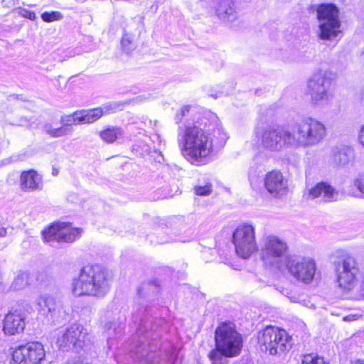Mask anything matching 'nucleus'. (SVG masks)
Returning <instances> with one entry per match:
<instances>
[{"mask_svg": "<svg viewBox=\"0 0 364 364\" xmlns=\"http://www.w3.org/2000/svg\"><path fill=\"white\" fill-rule=\"evenodd\" d=\"M145 147H146L145 151H147L148 150V146L146 145Z\"/></svg>", "mask_w": 364, "mask_h": 364, "instance_id": "nucleus-46", "label": "nucleus"}, {"mask_svg": "<svg viewBox=\"0 0 364 364\" xmlns=\"http://www.w3.org/2000/svg\"><path fill=\"white\" fill-rule=\"evenodd\" d=\"M45 356L43 346L38 342H31L15 348L11 352L9 363L38 364L44 360Z\"/></svg>", "mask_w": 364, "mask_h": 364, "instance_id": "nucleus-17", "label": "nucleus"}, {"mask_svg": "<svg viewBox=\"0 0 364 364\" xmlns=\"http://www.w3.org/2000/svg\"><path fill=\"white\" fill-rule=\"evenodd\" d=\"M57 173H58V171H56L55 170L53 171V175H57Z\"/></svg>", "mask_w": 364, "mask_h": 364, "instance_id": "nucleus-44", "label": "nucleus"}, {"mask_svg": "<svg viewBox=\"0 0 364 364\" xmlns=\"http://www.w3.org/2000/svg\"><path fill=\"white\" fill-rule=\"evenodd\" d=\"M340 39H341V37H338V38L336 39V41H338Z\"/></svg>", "mask_w": 364, "mask_h": 364, "instance_id": "nucleus-48", "label": "nucleus"}, {"mask_svg": "<svg viewBox=\"0 0 364 364\" xmlns=\"http://www.w3.org/2000/svg\"><path fill=\"white\" fill-rule=\"evenodd\" d=\"M354 159L353 149L347 145L340 144L331 148L329 163L334 168H344Z\"/></svg>", "mask_w": 364, "mask_h": 364, "instance_id": "nucleus-20", "label": "nucleus"}, {"mask_svg": "<svg viewBox=\"0 0 364 364\" xmlns=\"http://www.w3.org/2000/svg\"><path fill=\"white\" fill-rule=\"evenodd\" d=\"M174 121L181 153L192 164L207 163L213 151L214 141L217 140L222 145L226 141L219 118L210 110L184 105L176 112Z\"/></svg>", "mask_w": 364, "mask_h": 364, "instance_id": "nucleus-1", "label": "nucleus"}, {"mask_svg": "<svg viewBox=\"0 0 364 364\" xmlns=\"http://www.w3.org/2000/svg\"><path fill=\"white\" fill-rule=\"evenodd\" d=\"M360 99L364 101V90L360 92Z\"/></svg>", "mask_w": 364, "mask_h": 364, "instance_id": "nucleus-42", "label": "nucleus"}, {"mask_svg": "<svg viewBox=\"0 0 364 364\" xmlns=\"http://www.w3.org/2000/svg\"><path fill=\"white\" fill-rule=\"evenodd\" d=\"M41 17L43 21L50 23L61 20L63 16L60 11H52L42 13Z\"/></svg>", "mask_w": 364, "mask_h": 364, "instance_id": "nucleus-32", "label": "nucleus"}, {"mask_svg": "<svg viewBox=\"0 0 364 364\" xmlns=\"http://www.w3.org/2000/svg\"><path fill=\"white\" fill-rule=\"evenodd\" d=\"M266 190L272 196L279 197L284 195L287 191V181L280 171H272L267 173L264 178Z\"/></svg>", "mask_w": 364, "mask_h": 364, "instance_id": "nucleus-19", "label": "nucleus"}, {"mask_svg": "<svg viewBox=\"0 0 364 364\" xmlns=\"http://www.w3.org/2000/svg\"><path fill=\"white\" fill-rule=\"evenodd\" d=\"M29 284V274L27 272H19L14 278L10 286L12 291H18L23 289Z\"/></svg>", "mask_w": 364, "mask_h": 364, "instance_id": "nucleus-26", "label": "nucleus"}, {"mask_svg": "<svg viewBox=\"0 0 364 364\" xmlns=\"http://www.w3.org/2000/svg\"><path fill=\"white\" fill-rule=\"evenodd\" d=\"M291 131L295 149L315 146L321 143L327 134L324 124L311 117H304L295 123L291 127Z\"/></svg>", "mask_w": 364, "mask_h": 364, "instance_id": "nucleus-6", "label": "nucleus"}, {"mask_svg": "<svg viewBox=\"0 0 364 364\" xmlns=\"http://www.w3.org/2000/svg\"><path fill=\"white\" fill-rule=\"evenodd\" d=\"M93 338L84 326L74 323L58 332L56 344L63 352L88 354L93 347Z\"/></svg>", "mask_w": 364, "mask_h": 364, "instance_id": "nucleus-5", "label": "nucleus"}, {"mask_svg": "<svg viewBox=\"0 0 364 364\" xmlns=\"http://www.w3.org/2000/svg\"><path fill=\"white\" fill-rule=\"evenodd\" d=\"M215 348L209 353L213 364H223L226 358L240 355L242 338L232 323H221L215 331Z\"/></svg>", "mask_w": 364, "mask_h": 364, "instance_id": "nucleus-4", "label": "nucleus"}, {"mask_svg": "<svg viewBox=\"0 0 364 364\" xmlns=\"http://www.w3.org/2000/svg\"><path fill=\"white\" fill-rule=\"evenodd\" d=\"M159 291L160 284L157 279L143 282L137 289L136 310L132 314L133 320L138 326L132 338L129 350L132 357L146 363H157L161 332L148 317L149 309L144 302L151 301Z\"/></svg>", "mask_w": 364, "mask_h": 364, "instance_id": "nucleus-2", "label": "nucleus"}, {"mask_svg": "<svg viewBox=\"0 0 364 364\" xmlns=\"http://www.w3.org/2000/svg\"><path fill=\"white\" fill-rule=\"evenodd\" d=\"M36 307L38 318L42 319L43 323L56 325L65 319V311L61 302L52 296L45 295L38 298Z\"/></svg>", "mask_w": 364, "mask_h": 364, "instance_id": "nucleus-12", "label": "nucleus"}, {"mask_svg": "<svg viewBox=\"0 0 364 364\" xmlns=\"http://www.w3.org/2000/svg\"><path fill=\"white\" fill-rule=\"evenodd\" d=\"M277 108V105H271L267 109V112L265 113V115L267 116H272L274 115V112H275V110Z\"/></svg>", "mask_w": 364, "mask_h": 364, "instance_id": "nucleus-37", "label": "nucleus"}, {"mask_svg": "<svg viewBox=\"0 0 364 364\" xmlns=\"http://www.w3.org/2000/svg\"><path fill=\"white\" fill-rule=\"evenodd\" d=\"M216 14L218 18L230 27L237 28L239 26L237 14L234 3L231 0L220 1L216 9Z\"/></svg>", "mask_w": 364, "mask_h": 364, "instance_id": "nucleus-22", "label": "nucleus"}, {"mask_svg": "<svg viewBox=\"0 0 364 364\" xmlns=\"http://www.w3.org/2000/svg\"><path fill=\"white\" fill-rule=\"evenodd\" d=\"M121 47L124 53L129 54L136 48L134 36L129 33H124L121 40Z\"/></svg>", "mask_w": 364, "mask_h": 364, "instance_id": "nucleus-30", "label": "nucleus"}, {"mask_svg": "<svg viewBox=\"0 0 364 364\" xmlns=\"http://www.w3.org/2000/svg\"><path fill=\"white\" fill-rule=\"evenodd\" d=\"M0 364H5L4 362H0Z\"/></svg>", "mask_w": 364, "mask_h": 364, "instance_id": "nucleus-51", "label": "nucleus"}, {"mask_svg": "<svg viewBox=\"0 0 364 364\" xmlns=\"http://www.w3.org/2000/svg\"><path fill=\"white\" fill-rule=\"evenodd\" d=\"M18 14L22 17L33 21L36 19V14L33 11L27 10L23 8H18Z\"/></svg>", "mask_w": 364, "mask_h": 364, "instance_id": "nucleus-36", "label": "nucleus"}, {"mask_svg": "<svg viewBox=\"0 0 364 364\" xmlns=\"http://www.w3.org/2000/svg\"><path fill=\"white\" fill-rule=\"evenodd\" d=\"M340 39H341V37H338V38L336 39V41H338Z\"/></svg>", "mask_w": 364, "mask_h": 364, "instance_id": "nucleus-49", "label": "nucleus"}, {"mask_svg": "<svg viewBox=\"0 0 364 364\" xmlns=\"http://www.w3.org/2000/svg\"><path fill=\"white\" fill-rule=\"evenodd\" d=\"M259 158V156H256V157L254 159L255 160H257Z\"/></svg>", "mask_w": 364, "mask_h": 364, "instance_id": "nucleus-45", "label": "nucleus"}, {"mask_svg": "<svg viewBox=\"0 0 364 364\" xmlns=\"http://www.w3.org/2000/svg\"><path fill=\"white\" fill-rule=\"evenodd\" d=\"M43 130L46 134H49L50 136L57 138L70 134L72 132V128L68 127L66 126H62L58 128H53L52 124H46L43 126Z\"/></svg>", "mask_w": 364, "mask_h": 364, "instance_id": "nucleus-28", "label": "nucleus"}, {"mask_svg": "<svg viewBox=\"0 0 364 364\" xmlns=\"http://www.w3.org/2000/svg\"><path fill=\"white\" fill-rule=\"evenodd\" d=\"M351 364H364V360L358 359L354 362H351Z\"/></svg>", "mask_w": 364, "mask_h": 364, "instance_id": "nucleus-41", "label": "nucleus"}, {"mask_svg": "<svg viewBox=\"0 0 364 364\" xmlns=\"http://www.w3.org/2000/svg\"><path fill=\"white\" fill-rule=\"evenodd\" d=\"M43 188L42 177L33 169L24 171L20 176V188L24 192L41 191Z\"/></svg>", "mask_w": 364, "mask_h": 364, "instance_id": "nucleus-23", "label": "nucleus"}, {"mask_svg": "<svg viewBox=\"0 0 364 364\" xmlns=\"http://www.w3.org/2000/svg\"><path fill=\"white\" fill-rule=\"evenodd\" d=\"M301 364H329L326 362L323 357L318 355L317 353H308L303 355Z\"/></svg>", "mask_w": 364, "mask_h": 364, "instance_id": "nucleus-31", "label": "nucleus"}, {"mask_svg": "<svg viewBox=\"0 0 364 364\" xmlns=\"http://www.w3.org/2000/svg\"><path fill=\"white\" fill-rule=\"evenodd\" d=\"M185 228L184 225L178 230L173 232L171 230L166 228L165 230H157L156 236L154 234H149L146 236V240L152 245H163L170 242H188L192 239V232L189 230L186 235H182L181 231Z\"/></svg>", "mask_w": 364, "mask_h": 364, "instance_id": "nucleus-18", "label": "nucleus"}, {"mask_svg": "<svg viewBox=\"0 0 364 364\" xmlns=\"http://www.w3.org/2000/svg\"><path fill=\"white\" fill-rule=\"evenodd\" d=\"M288 246L286 242L274 235H268L264 240L260 257L266 267L281 268L286 264Z\"/></svg>", "mask_w": 364, "mask_h": 364, "instance_id": "nucleus-10", "label": "nucleus"}, {"mask_svg": "<svg viewBox=\"0 0 364 364\" xmlns=\"http://www.w3.org/2000/svg\"><path fill=\"white\" fill-rule=\"evenodd\" d=\"M102 139L107 143H112L122 135V130L119 127H108L100 132Z\"/></svg>", "mask_w": 364, "mask_h": 364, "instance_id": "nucleus-27", "label": "nucleus"}, {"mask_svg": "<svg viewBox=\"0 0 364 364\" xmlns=\"http://www.w3.org/2000/svg\"><path fill=\"white\" fill-rule=\"evenodd\" d=\"M6 235V229L0 224V237H5Z\"/></svg>", "mask_w": 364, "mask_h": 364, "instance_id": "nucleus-40", "label": "nucleus"}, {"mask_svg": "<svg viewBox=\"0 0 364 364\" xmlns=\"http://www.w3.org/2000/svg\"><path fill=\"white\" fill-rule=\"evenodd\" d=\"M26 315L21 310L10 311L4 321L3 330L6 334L15 335L23 332L25 328Z\"/></svg>", "mask_w": 364, "mask_h": 364, "instance_id": "nucleus-21", "label": "nucleus"}, {"mask_svg": "<svg viewBox=\"0 0 364 364\" xmlns=\"http://www.w3.org/2000/svg\"><path fill=\"white\" fill-rule=\"evenodd\" d=\"M319 22L318 37L322 40H334L341 33L338 9L334 4H321L316 10Z\"/></svg>", "mask_w": 364, "mask_h": 364, "instance_id": "nucleus-9", "label": "nucleus"}, {"mask_svg": "<svg viewBox=\"0 0 364 364\" xmlns=\"http://www.w3.org/2000/svg\"><path fill=\"white\" fill-rule=\"evenodd\" d=\"M111 277L108 271L100 264L83 267L72 282V291L76 296L104 297L109 290Z\"/></svg>", "mask_w": 364, "mask_h": 364, "instance_id": "nucleus-3", "label": "nucleus"}, {"mask_svg": "<svg viewBox=\"0 0 364 364\" xmlns=\"http://www.w3.org/2000/svg\"><path fill=\"white\" fill-rule=\"evenodd\" d=\"M259 343L270 355H277L289 350L292 338L284 329L267 326L259 336Z\"/></svg>", "mask_w": 364, "mask_h": 364, "instance_id": "nucleus-11", "label": "nucleus"}, {"mask_svg": "<svg viewBox=\"0 0 364 364\" xmlns=\"http://www.w3.org/2000/svg\"><path fill=\"white\" fill-rule=\"evenodd\" d=\"M353 186L357 188L359 193L354 196L364 198V173H359L353 180Z\"/></svg>", "mask_w": 364, "mask_h": 364, "instance_id": "nucleus-34", "label": "nucleus"}, {"mask_svg": "<svg viewBox=\"0 0 364 364\" xmlns=\"http://www.w3.org/2000/svg\"><path fill=\"white\" fill-rule=\"evenodd\" d=\"M340 39H341V37H338V38L336 39V41H338Z\"/></svg>", "mask_w": 364, "mask_h": 364, "instance_id": "nucleus-47", "label": "nucleus"}, {"mask_svg": "<svg viewBox=\"0 0 364 364\" xmlns=\"http://www.w3.org/2000/svg\"><path fill=\"white\" fill-rule=\"evenodd\" d=\"M232 90H225V91H221V92H219V93L218 94H215V95H211V96L214 98H218V97H220L223 95H228L230 93Z\"/></svg>", "mask_w": 364, "mask_h": 364, "instance_id": "nucleus-39", "label": "nucleus"}, {"mask_svg": "<svg viewBox=\"0 0 364 364\" xmlns=\"http://www.w3.org/2000/svg\"><path fill=\"white\" fill-rule=\"evenodd\" d=\"M256 138L265 149L276 152L283 149H295L291 129L278 125H267L255 130Z\"/></svg>", "mask_w": 364, "mask_h": 364, "instance_id": "nucleus-7", "label": "nucleus"}, {"mask_svg": "<svg viewBox=\"0 0 364 364\" xmlns=\"http://www.w3.org/2000/svg\"><path fill=\"white\" fill-rule=\"evenodd\" d=\"M194 190L195 193L198 196H208L212 192V185L210 183H206L204 186H196Z\"/></svg>", "mask_w": 364, "mask_h": 364, "instance_id": "nucleus-35", "label": "nucleus"}, {"mask_svg": "<svg viewBox=\"0 0 364 364\" xmlns=\"http://www.w3.org/2000/svg\"><path fill=\"white\" fill-rule=\"evenodd\" d=\"M79 115V112H75L72 115L62 116L60 118V123L63 126H66L68 127H71L73 124H80V122H78V119H80Z\"/></svg>", "mask_w": 364, "mask_h": 364, "instance_id": "nucleus-33", "label": "nucleus"}, {"mask_svg": "<svg viewBox=\"0 0 364 364\" xmlns=\"http://www.w3.org/2000/svg\"><path fill=\"white\" fill-rule=\"evenodd\" d=\"M82 229L72 228L66 223H55L42 231L43 240L51 246L55 243L73 242L81 236Z\"/></svg>", "mask_w": 364, "mask_h": 364, "instance_id": "nucleus-13", "label": "nucleus"}, {"mask_svg": "<svg viewBox=\"0 0 364 364\" xmlns=\"http://www.w3.org/2000/svg\"><path fill=\"white\" fill-rule=\"evenodd\" d=\"M125 318L119 317L117 321L108 322L105 325V328L109 336L120 335L124 328Z\"/></svg>", "mask_w": 364, "mask_h": 364, "instance_id": "nucleus-29", "label": "nucleus"}, {"mask_svg": "<svg viewBox=\"0 0 364 364\" xmlns=\"http://www.w3.org/2000/svg\"><path fill=\"white\" fill-rule=\"evenodd\" d=\"M232 243L237 255L244 259L248 258L256 250L255 228L252 225L238 226L232 234Z\"/></svg>", "mask_w": 364, "mask_h": 364, "instance_id": "nucleus-14", "label": "nucleus"}, {"mask_svg": "<svg viewBox=\"0 0 364 364\" xmlns=\"http://www.w3.org/2000/svg\"><path fill=\"white\" fill-rule=\"evenodd\" d=\"M78 112L80 114V119H78V122H80V124L92 123L103 115V110L100 107L88 110H81Z\"/></svg>", "mask_w": 364, "mask_h": 364, "instance_id": "nucleus-25", "label": "nucleus"}, {"mask_svg": "<svg viewBox=\"0 0 364 364\" xmlns=\"http://www.w3.org/2000/svg\"><path fill=\"white\" fill-rule=\"evenodd\" d=\"M340 39H341V37H338V38L336 39V41H338Z\"/></svg>", "mask_w": 364, "mask_h": 364, "instance_id": "nucleus-50", "label": "nucleus"}, {"mask_svg": "<svg viewBox=\"0 0 364 364\" xmlns=\"http://www.w3.org/2000/svg\"><path fill=\"white\" fill-rule=\"evenodd\" d=\"M358 139L360 144L364 146V124L360 128Z\"/></svg>", "mask_w": 364, "mask_h": 364, "instance_id": "nucleus-38", "label": "nucleus"}, {"mask_svg": "<svg viewBox=\"0 0 364 364\" xmlns=\"http://www.w3.org/2000/svg\"><path fill=\"white\" fill-rule=\"evenodd\" d=\"M11 159L12 161H16L18 159L17 156H12Z\"/></svg>", "mask_w": 364, "mask_h": 364, "instance_id": "nucleus-43", "label": "nucleus"}, {"mask_svg": "<svg viewBox=\"0 0 364 364\" xmlns=\"http://www.w3.org/2000/svg\"><path fill=\"white\" fill-rule=\"evenodd\" d=\"M337 282L339 287L350 290L360 274L358 263L351 256H346L335 262Z\"/></svg>", "mask_w": 364, "mask_h": 364, "instance_id": "nucleus-15", "label": "nucleus"}, {"mask_svg": "<svg viewBox=\"0 0 364 364\" xmlns=\"http://www.w3.org/2000/svg\"><path fill=\"white\" fill-rule=\"evenodd\" d=\"M334 80L335 74L328 70H319L313 75L308 90L314 105H319L332 98Z\"/></svg>", "mask_w": 364, "mask_h": 364, "instance_id": "nucleus-8", "label": "nucleus"}, {"mask_svg": "<svg viewBox=\"0 0 364 364\" xmlns=\"http://www.w3.org/2000/svg\"><path fill=\"white\" fill-rule=\"evenodd\" d=\"M285 266L294 278L306 284L313 280L316 270L314 259L297 255L289 256Z\"/></svg>", "mask_w": 364, "mask_h": 364, "instance_id": "nucleus-16", "label": "nucleus"}, {"mask_svg": "<svg viewBox=\"0 0 364 364\" xmlns=\"http://www.w3.org/2000/svg\"><path fill=\"white\" fill-rule=\"evenodd\" d=\"M338 193L326 182H320L309 190L307 199H315L321 197L324 202H332L337 200Z\"/></svg>", "mask_w": 364, "mask_h": 364, "instance_id": "nucleus-24", "label": "nucleus"}]
</instances>
